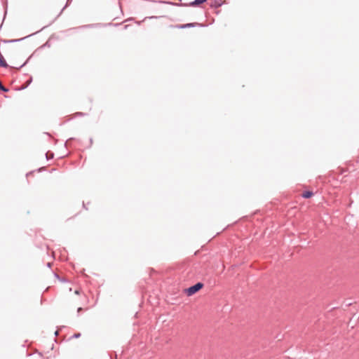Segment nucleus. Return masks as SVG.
I'll return each mask as SVG.
<instances>
[{
  "mask_svg": "<svg viewBox=\"0 0 359 359\" xmlns=\"http://www.w3.org/2000/svg\"><path fill=\"white\" fill-rule=\"evenodd\" d=\"M203 287V284L201 283H198L196 285L187 288L185 291L188 296H191L198 290H200Z\"/></svg>",
  "mask_w": 359,
  "mask_h": 359,
  "instance_id": "f257e3e1",
  "label": "nucleus"
},
{
  "mask_svg": "<svg viewBox=\"0 0 359 359\" xmlns=\"http://www.w3.org/2000/svg\"><path fill=\"white\" fill-rule=\"evenodd\" d=\"M313 196V193L311 191H307L302 194V196L305 198H311Z\"/></svg>",
  "mask_w": 359,
  "mask_h": 359,
  "instance_id": "f03ea898",
  "label": "nucleus"
},
{
  "mask_svg": "<svg viewBox=\"0 0 359 359\" xmlns=\"http://www.w3.org/2000/svg\"><path fill=\"white\" fill-rule=\"evenodd\" d=\"M193 26H194V24L189 23V24H185V25H177L176 27L180 28V29H184V28H186V27H193Z\"/></svg>",
  "mask_w": 359,
  "mask_h": 359,
  "instance_id": "7ed1b4c3",
  "label": "nucleus"
},
{
  "mask_svg": "<svg viewBox=\"0 0 359 359\" xmlns=\"http://www.w3.org/2000/svg\"><path fill=\"white\" fill-rule=\"evenodd\" d=\"M0 66L1 67H6L7 64L6 61L4 59V57L0 54Z\"/></svg>",
  "mask_w": 359,
  "mask_h": 359,
  "instance_id": "20e7f679",
  "label": "nucleus"
},
{
  "mask_svg": "<svg viewBox=\"0 0 359 359\" xmlns=\"http://www.w3.org/2000/svg\"><path fill=\"white\" fill-rule=\"evenodd\" d=\"M206 0H195L194 2H193V5H199L203 2H205Z\"/></svg>",
  "mask_w": 359,
  "mask_h": 359,
  "instance_id": "39448f33",
  "label": "nucleus"
},
{
  "mask_svg": "<svg viewBox=\"0 0 359 359\" xmlns=\"http://www.w3.org/2000/svg\"><path fill=\"white\" fill-rule=\"evenodd\" d=\"M0 90L4 91V92H7L8 90L7 88H6L1 83V82L0 81Z\"/></svg>",
  "mask_w": 359,
  "mask_h": 359,
  "instance_id": "423d86ee",
  "label": "nucleus"
},
{
  "mask_svg": "<svg viewBox=\"0 0 359 359\" xmlns=\"http://www.w3.org/2000/svg\"><path fill=\"white\" fill-rule=\"evenodd\" d=\"M215 4L217 6H221L222 3L220 1H219V0H215Z\"/></svg>",
  "mask_w": 359,
  "mask_h": 359,
  "instance_id": "0eeeda50",
  "label": "nucleus"
},
{
  "mask_svg": "<svg viewBox=\"0 0 359 359\" xmlns=\"http://www.w3.org/2000/svg\"><path fill=\"white\" fill-rule=\"evenodd\" d=\"M75 293H76V294H79V291H78V290H76V291H75Z\"/></svg>",
  "mask_w": 359,
  "mask_h": 359,
  "instance_id": "6e6552de",
  "label": "nucleus"
},
{
  "mask_svg": "<svg viewBox=\"0 0 359 359\" xmlns=\"http://www.w3.org/2000/svg\"><path fill=\"white\" fill-rule=\"evenodd\" d=\"M80 336V334H78L76 335V337H79Z\"/></svg>",
  "mask_w": 359,
  "mask_h": 359,
  "instance_id": "1a4fd4ad",
  "label": "nucleus"
}]
</instances>
